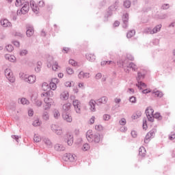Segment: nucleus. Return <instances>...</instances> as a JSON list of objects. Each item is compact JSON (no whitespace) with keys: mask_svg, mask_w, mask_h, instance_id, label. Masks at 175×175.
<instances>
[{"mask_svg":"<svg viewBox=\"0 0 175 175\" xmlns=\"http://www.w3.org/2000/svg\"><path fill=\"white\" fill-rule=\"evenodd\" d=\"M146 117L148 121L150 122H154V109L149 107L146 110Z\"/></svg>","mask_w":175,"mask_h":175,"instance_id":"obj_1","label":"nucleus"},{"mask_svg":"<svg viewBox=\"0 0 175 175\" xmlns=\"http://www.w3.org/2000/svg\"><path fill=\"white\" fill-rule=\"evenodd\" d=\"M42 90H43V91H46L42 94V96H49L51 92L53 93V92L50 91V85L46 82L42 83Z\"/></svg>","mask_w":175,"mask_h":175,"instance_id":"obj_2","label":"nucleus"},{"mask_svg":"<svg viewBox=\"0 0 175 175\" xmlns=\"http://www.w3.org/2000/svg\"><path fill=\"white\" fill-rule=\"evenodd\" d=\"M5 75L6 78L10 81L11 83H14L16 81V78L13 75V72L10 69H6L5 70Z\"/></svg>","mask_w":175,"mask_h":175,"instance_id":"obj_3","label":"nucleus"},{"mask_svg":"<svg viewBox=\"0 0 175 175\" xmlns=\"http://www.w3.org/2000/svg\"><path fill=\"white\" fill-rule=\"evenodd\" d=\"M76 113L80 114L81 113V103L79 100H75L72 102Z\"/></svg>","mask_w":175,"mask_h":175,"instance_id":"obj_4","label":"nucleus"},{"mask_svg":"<svg viewBox=\"0 0 175 175\" xmlns=\"http://www.w3.org/2000/svg\"><path fill=\"white\" fill-rule=\"evenodd\" d=\"M157 131L155 129L151 130L148 133V134L145 137L144 143H150L151 140V137H154L155 136V132Z\"/></svg>","mask_w":175,"mask_h":175,"instance_id":"obj_5","label":"nucleus"},{"mask_svg":"<svg viewBox=\"0 0 175 175\" xmlns=\"http://www.w3.org/2000/svg\"><path fill=\"white\" fill-rule=\"evenodd\" d=\"M62 116L63 119L64 121H66V122H72V121H73L70 112H63Z\"/></svg>","mask_w":175,"mask_h":175,"instance_id":"obj_6","label":"nucleus"},{"mask_svg":"<svg viewBox=\"0 0 175 175\" xmlns=\"http://www.w3.org/2000/svg\"><path fill=\"white\" fill-rule=\"evenodd\" d=\"M53 132H55L56 135H62V129L57 124H53L51 126Z\"/></svg>","mask_w":175,"mask_h":175,"instance_id":"obj_7","label":"nucleus"},{"mask_svg":"<svg viewBox=\"0 0 175 175\" xmlns=\"http://www.w3.org/2000/svg\"><path fill=\"white\" fill-rule=\"evenodd\" d=\"M55 83H59V80L57 78L52 79V82L49 85L50 90H53V91H55V90H57V84H55Z\"/></svg>","mask_w":175,"mask_h":175,"instance_id":"obj_8","label":"nucleus"},{"mask_svg":"<svg viewBox=\"0 0 175 175\" xmlns=\"http://www.w3.org/2000/svg\"><path fill=\"white\" fill-rule=\"evenodd\" d=\"M29 12V3L25 2L24 5L21 9V12L22 14H26V13H28Z\"/></svg>","mask_w":175,"mask_h":175,"instance_id":"obj_9","label":"nucleus"},{"mask_svg":"<svg viewBox=\"0 0 175 175\" xmlns=\"http://www.w3.org/2000/svg\"><path fill=\"white\" fill-rule=\"evenodd\" d=\"M95 135H94V133L92 130H89L86 133V139L88 140V142H94V137Z\"/></svg>","mask_w":175,"mask_h":175,"instance_id":"obj_10","label":"nucleus"},{"mask_svg":"<svg viewBox=\"0 0 175 175\" xmlns=\"http://www.w3.org/2000/svg\"><path fill=\"white\" fill-rule=\"evenodd\" d=\"M65 161H69L70 162H75V161H76V155L68 153L65 157Z\"/></svg>","mask_w":175,"mask_h":175,"instance_id":"obj_11","label":"nucleus"},{"mask_svg":"<svg viewBox=\"0 0 175 175\" xmlns=\"http://www.w3.org/2000/svg\"><path fill=\"white\" fill-rule=\"evenodd\" d=\"M60 98L62 100H68L69 99V92L68 90L62 92L60 94Z\"/></svg>","mask_w":175,"mask_h":175,"instance_id":"obj_12","label":"nucleus"},{"mask_svg":"<svg viewBox=\"0 0 175 175\" xmlns=\"http://www.w3.org/2000/svg\"><path fill=\"white\" fill-rule=\"evenodd\" d=\"M30 5L31 8L34 13H38L39 12V7L36 5V3L35 1H30Z\"/></svg>","mask_w":175,"mask_h":175,"instance_id":"obj_13","label":"nucleus"},{"mask_svg":"<svg viewBox=\"0 0 175 175\" xmlns=\"http://www.w3.org/2000/svg\"><path fill=\"white\" fill-rule=\"evenodd\" d=\"M70 107H72V104L67 103L63 105L64 113H70Z\"/></svg>","mask_w":175,"mask_h":175,"instance_id":"obj_14","label":"nucleus"},{"mask_svg":"<svg viewBox=\"0 0 175 175\" xmlns=\"http://www.w3.org/2000/svg\"><path fill=\"white\" fill-rule=\"evenodd\" d=\"M86 58H87L88 61H90V62H94V61H95V59H96L95 55H94L93 53H88L86 54Z\"/></svg>","mask_w":175,"mask_h":175,"instance_id":"obj_15","label":"nucleus"},{"mask_svg":"<svg viewBox=\"0 0 175 175\" xmlns=\"http://www.w3.org/2000/svg\"><path fill=\"white\" fill-rule=\"evenodd\" d=\"M79 79H88L90 77V73L84 72L83 71L80 72L78 75Z\"/></svg>","mask_w":175,"mask_h":175,"instance_id":"obj_16","label":"nucleus"},{"mask_svg":"<svg viewBox=\"0 0 175 175\" xmlns=\"http://www.w3.org/2000/svg\"><path fill=\"white\" fill-rule=\"evenodd\" d=\"M152 92L154 94V96L157 98H162L163 96V93L157 89L153 90Z\"/></svg>","mask_w":175,"mask_h":175,"instance_id":"obj_17","label":"nucleus"},{"mask_svg":"<svg viewBox=\"0 0 175 175\" xmlns=\"http://www.w3.org/2000/svg\"><path fill=\"white\" fill-rule=\"evenodd\" d=\"M5 59L10 61V62H16V56L7 54L5 56Z\"/></svg>","mask_w":175,"mask_h":175,"instance_id":"obj_18","label":"nucleus"},{"mask_svg":"<svg viewBox=\"0 0 175 175\" xmlns=\"http://www.w3.org/2000/svg\"><path fill=\"white\" fill-rule=\"evenodd\" d=\"M1 24L2 25V27H4L5 28L8 27H10L11 23L10 22H9V21L8 19H3L1 21Z\"/></svg>","mask_w":175,"mask_h":175,"instance_id":"obj_19","label":"nucleus"},{"mask_svg":"<svg viewBox=\"0 0 175 175\" xmlns=\"http://www.w3.org/2000/svg\"><path fill=\"white\" fill-rule=\"evenodd\" d=\"M49 96H50V95L45 96V98H44V102H45V103L48 105V107L51 106V103H53V99L50 98V97Z\"/></svg>","mask_w":175,"mask_h":175,"instance_id":"obj_20","label":"nucleus"},{"mask_svg":"<svg viewBox=\"0 0 175 175\" xmlns=\"http://www.w3.org/2000/svg\"><path fill=\"white\" fill-rule=\"evenodd\" d=\"M139 152L141 157H146V154L147 152L146 150V148L143 146L140 147L139 150Z\"/></svg>","mask_w":175,"mask_h":175,"instance_id":"obj_21","label":"nucleus"},{"mask_svg":"<svg viewBox=\"0 0 175 175\" xmlns=\"http://www.w3.org/2000/svg\"><path fill=\"white\" fill-rule=\"evenodd\" d=\"M96 104V103L94 100H91L90 101L89 105L90 106V109L92 110V111H95V105Z\"/></svg>","mask_w":175,"mask_h":175,"instance_id":"obj_22","label":"nucleus"},{"mask_svg":"<svg viewBox=\"0 0 175 175\" xmlns=\"http://www.w3.org/2000/svg\"><path fill=\"white\" fill-rule=\"evenodd\" d=\"M26 81H28L29 84H33V83L36 81V77L34 76H29Z\"/></svg>","mask_w":175,"mask_h":175,"instance_id":"obj_23","label":"nucleus"},{"mask_svg":"<svg viewBox=\"0 0 175 175\" xmlns=\"http://www.w3.org/2000/svg\"><path fill=\"white\" fill-rule=\"evenodd\" d=\"M161 28H162L161 25H159L154 27L152 31H150V33H157V32H159L161 31Z\"/></svg>","mask_w":175,"mask_h":175,"instance_id":"obj_24","label":"nucleus"},{"mask_svg":"<svg viewBox=\"0 0 175 175\" xmlns=\"http://www.w3.org/2000/svg\"><path fill=\"white\" fill-rule=\"evenodd\" d=\"M137 86L138 87V88H139V90H146V88H147V85H146V83L143 82H138V84H137Z\"/></svg>","mask_w":175,"mask_h":175,"instance_id":"obj_25","label":"nucleus"},{"mask_svg":"<svg viewBox=\"0 0 175 175\" xmlns=\"http://www.w3.org/2000/svg\"><path fill=\"white\" fill-rule=\"evenodd\" d=\"M101 65L105 66V65H116V62L113 61H103L101 62Z\"/></svg>","mask_w":175,"mask_h":175,"instance_id":"obj_26","label":"nucleus"},{"mask_svg":"<svg viewBox=\"0 0 175 175\" xmlns=\"http://www.w3.org/2000/svg\"><path fill=\"white\" fill-rule=\"evenodd\" d=\"M26 34L27 36L31 37L32 35H33V29L32 27H29L27 31Z\"/></svg>","mask_w":175,"mask_h":175,"instance_id":"obj_27","label":"nucleus"},{"mask_svg":"<svg viewBox=\"0 0 175 175\" xmlns=\"http://www.w3.org/2000/svg\"><path fill=\"white\" fill-rule=\"evenodd\" d=\"M53 115L54 118H59L61 114L59 113V111L55 109L53 111Z\"/></svg>","mask_w":175,"mask_h":175,"instance_id":"obj_28","label":"nucleus"},{"mask_svg":"<svg viewBox=\"0 0 175 175\" xmlns=\"http://www.w3.org/2000/svg\"><path fill=\"white\" fill-rule=\"evenodd\" d=\"M135 33L136 32L135 31V30H131L127 33V38L129 39H131V38H133V36H135Z\"/></svg>","mask_w":175,"mask_h":175,"instance_id":"obj_29","label":"nucleus"},{"mask_svg":"<svg viewBox=\"0 0 175 175\" xmlns=\"http://www.w3.org/2000/svg\"><path fill=\"white\" fill-rule=\"evenodd\" d=\"M93 142H94V143H99V142H100V135L98 134L94 135Z\"/></svg>","mask_w":175,"mask_h":175,"instance_id":"obj_30","label":"nucleus"},{"mask_svg":"<svg viewBox=\"0 0 175 175\" xmlns=\"http://www.w3.org/2000/svg\"><path fill=\"white\" fill-rule=\"evenodd\" d=\"M98 103H107V97L103 96L98 100Z\"/></svg>","mask_w":175,"mask_h":175,"instance_id":"obj_31","label":"nucleus"},{"mask_svg":"<svg viewBox=\"0 0 175 175\" xmlns=\"http://www.w3.org/2000/svg\"><path fill=\"white\" fill-rule=\"evenodd\" d=\"M67 137H70V139L67 141L68 146H72L73 144V135H67Z\"/></svg>","mask_w":175,"mask_h":175,"instance_id":"obj_32","label":"nucleus"},{"mask_svg":"<svg viewBox=\"0 0 175 175\" xmlns=\"http://www.w3.org/2000/svg\"><path fill=\"white\" fill-rule=\"evenodd\" d=\"M129 67L131 69H133L134 71H136L137 70V66H136L135 63H130Z\"/></svg>","mask_w":175,"mask_h":175,"instance_id":"obj_33","label":"nucleus"},{"mask_svg":"<svg viewBox=\"0 0 175 175\" xmlns=\"http://www.w3.org/2000/svg\"><path fill=\"white\" fill-rule=\"evenodd\" d=\"M154 118H157V120H162V116H161V113L157 112L153 115V121Z\"/></svg>","mask_w":175,"mask_h":175,"instance_id":"obj_34","label":"nucleus"},{"mask_svg":"<svg viewBox=\"0 0 175 175\" xmlns=\"http://www.w3.org/2000/svg\"><path fill=\"white\" fill-rule=\"evenodd\" d=\"M70 65H72V66H79V63L76 62V61L73 59L69 60Z\"/></svg>","mask_w":175,"mask_h":175,"instance_id":"obj_35","label":"nucleus"},{"mask_svg":"<svg viewBox=\"0 0 175 175\" xmlns=\"http://www.w3.org/2000/svg\"><path fill=\"white\" fill-rule=\"evenodd\" d=\"M5 49L8 53H12V51L14 50L13 46H12V44H8L5 46Z\"/></svg>","mask_w":175,"mask_h":175,"instance_id":"obj_36","label":"nucleus"},{"mask_svg":"<svg viewBox=\"0 0 175 175\" xmlns=\"http://www.w3.org/2000/svg\"><path fill=\"white\" fill-rule=\"evenodd\" d=\"M20 55H21L22 57L24 55H27V54H28V51L26 49H23L20 51L19 53Z\"/></svg>","mask_w":175,"mask_h":175,"instance_id":"obj_37","label":"nucleus"},{"mask_svg":"<svg viewBox=\"0 0 175 175\" xmlns=\"http://www.w3.org/2000/svg\"><path fill=\"white\" fill-rule=\"evenodd\" d=\"M103 129V126L102 124H98L95 126V130L100 131Z\"/></svg>","mask_w":175,"mask_h":175,"instance_id":"obj_38","label":"nucleus"},{"mask_svg":"<svg viewBox=\"0 0 175 175\" xmlns=\"http://www.w3.org/2000/svg\"><path fill=\"white\" fill-rule=\"evenodd\" d=\"M90 148V145L88 144H85L83 146L82 150L83 151H88V149Z\"/></svg>","mask_w":175,"mask_h":175,"instance_id":"obj_39","label":"nucleus"},{"mask_svg":"<svg viewBox=\"0 0 175 175\" xmlns=\"http://www.w3.org/2000/svg\"><path fill=\"white\" fill-rule=\"evenodd\" d=\"M66 72H67L68 75H73V73H75L73 68H67Z\"/></svg>","mask_w":175,"mask_h":175,"instance_id":"obj_40","label":"nucleus"},{"mask_svg":"<svg viewBox=\"0 0 175 175\" xmlns=\"http://www.w3.org/2000/svg\"><path fill=\"white\" fill-rule=\"evenodd\" d=\"M48 62L49 63V64H48V67L49 68H51V64H53V57H49L48 59Z\"/></svg>","mask_w":175,"mask_h":175,"instance_id":"obj_41","label":"nucleus"},{"mask_svg":"<svg viewBox=\"0 0 175 175\" xmlns=\"http://www.w3.org/2000/svg\"><path fill=\"white\" fill-rule=\"evenodd\" d=\"M21 103L22 105H28V103H29V102L27 101L26 98H21Z\"/></svg>","mask_w":175,"mask_h":175,"instance_id":"obj_42","label":"nucleus"},{"mask_svg":"<svg viewBox=\"0 0 175 175\" xmlns=\"http://www.w3.org/2000/svg\"><path fill=\"white\" fill-rule=\"evenodd\" d=\"M53 70H57L58 69V63L55 62L52 66Z\"/></svg>","mask_w":175,"mask_h":175,"instance_id":"obj_43","label":"nucleus"},{"mask_svg":"<svg viewBox=\"0 0 175 175\" xmlns=\"http://www.w3.org/2000/svg\"><path fill=\"white\" fill-rule=\"evenodd\" d=\"M33 126H39V125H40V122H39V120H36L33 122Z\"/></svg>","mask_w":175,"mask_h":175,"instance_id":"obj_44","label":"nucleus"},{"mask_svg":"<svg viewBox=\"0 0 175 175\" xmlns=\"http://www.w3.org/2000/svg\"><path fill=\"white\" fill-rule=\"evenodd\" d=\"M124 5L125 8H131V1H126L124 2Z\"/></svg>","mask_w":175,"mask_h":175,"instance_id":"obj_45","label":"nucleus"},{"mask_svg":"<svg viewBox=\"0 0 175 175\" xmlns=\"http://www.w3.org/2000/svg\"><path fill=\"white\" fill-rule=\"evenodd\" d=\"M110 118H111L110 115L105 114L103 116V120H105V121H109Z\"/></svg>","mask_w":175,"mask_h":175,"instance_id":"obj_46","label":"nucleus"},{"mask_svg":"<svg viewBox=\"0 0 175 175\" xmlns=\"http://www.w3.org/2000/svg\"><path fill=\"white\" fill-rule=\"evenodd\" d=\"M144 74H142V72H138L137 73V79H139V80H140V79H144Z\"/></svg>","mask_w":175,"mask_h":175,"instance_id":"obj_47","label":"nucleus"},{"mask_svg":"<svg viewBox=\"0 0 175 175\" xmlns=\"http://www.w3.org/2000/svg\"><path fill=\"white\" fill-rule=\"evenodd\" d=\"M15 5H16V6H17V8H19V6L23 5V3L21 2V0H16Z\"/></svg>","mask_w":175,"mask_h":175,"instance_id":"obj_48","label":"nucleus"},{"mask_svg":"<svg viewBox=\"0 0 175 175\" xmlns=\"http://www.w3.org/2000/svg\"><path fill=\"white\" fill-rule=\"evenodd\" d=\"M120 125H125L126 124V120L125 118H122L120 121Z\"/></svg>","mask_w":175,"mask_h":175,"instance_id":"obj_49","label":"nucleus"},{"mask_svg":"<svg viewBox=\"0 0 175 175\" xmlns=\"http://www.w3.org/2000/svg\"><path fill=\"white\" fill-rule=\"evenodd\" d=\"M43 118H44V120H49V113L47 112H45L44 113Z\"/></svg>","mask_w":175,"mask_h":175,"instance_id":"obj_50","label":"nucleus"},{"mask_svg":"<svg viewBox=\"0 0 175 175\" xmlns=\"http://www.w3.org/2000/svg\"><path fill=\"white\" fill-rule=\"evenodd\" d=\"M130 102H131V103H136V97L131 96L130 98Z\"/></svg>","mask_w":175,"mask_h":175,"instance_id":"obj_51","label":"nucleus"},{"mask_svg":"<svg viewBox=\"0 0 175 175\" xmlns=\"http://www.w3.org/2000/svg\"><path fill=\"white\" fill-rule=\"evenodd\" d=\"M33 140H34V142H36V143H39V142H40L41 139L40 137L34 136Z\"/></svg>","mask_w":175,"mask_h":175,"instance_id":"obj_52","label":"nucleus"},{"mask_svg":"<svg viewBox=\"0 0 175 175\" xmlns=\"http://www.w3.org/2000/svg\"><path fill=\"white\" fill-rule=\"evenodd\" d=\"M149 92H151V90L150 89H144L142 91L143 94H149Z\"/></svg>","mask_w":175,"mask_h":175,"instance_id":"obj_53","label":"nucleus"},{"mask_svg":"<svg viewBox=\"0 0 175 175\" xmlns=\"http://www.w3.org/2000/svg\"><path fill=\"white\" fill-rule=\"evenodd\" d=\"M131 136H133V137H136V136H137V133L135 131H131Z\"/></svg>","mask_w":175,"mask_h":175,"instance_id":"obj_54","label":"nucleus"},{"mask_svg":"<svg viewBox=\"0 0 175 175\" xmlns=\"http://www.w3.org/2000/svg\"><path fill=\"white\" fill-rule=\"evenodd\" d=\"M38 5L40 8H43V6H44V1H40L38 3Z\"/></svg>","mask_w":175,"mask_h":175,"instance_id":"obj_55","label":"nucleus"},{"mask_svg":"<svg viewBox=\"0 0 175 175\" xmlns=\"http://www.w3.org/2000/svg\"><path fill=\"white\" fill-rule=\"evenodd\" d=\"M95 122V117L92 116V118L90 120V124H92Z\"/></svg>","mask_w":175,"mask_h":175,"instance_id":"obj_56","label":"nucleus"},{"mask_svg":"<svg viewBox=\"0 0 175 175\" xmlns=\"http://www.w3.org/2000/svg\"><path fill=\"white\" fill-rule=\"evenodd\" d=\"M65 85H66V87H72V82H70V81H66V82L65 83Z\"/></svg>","mask_w":175,"mask_h":175,"instance_id":"obj_57","label":"nucleus"},{"mask_svg":"<svg viewBox=\"0 0 175 175\" xmlns=\"http://www.w3.org/2000/svg\"><path fill=\"white\" fill-rule=\"evenodd\" d=\"M28 114L29 117H32L33 116V111L32 109H29L28 111Z\"/></svg>","mask_w":175,"mask_h":175,"instance_id":"obj_58","label":"nucleus"},{"mask_svg":"<svg viewBox=\"0 0 175 175\" xmlns=\"http://www.w3.org/2000/svg\"><path fill=\"white\" fill-rule=\"evenodd\" d=\"M13 44L14 46H16V47H20V42H18V41H14Z\"/></svg>","mask_w":175,"mask_h":175,"instance_id":"obj_59","label":"nucleus"},{"mask_svg":"<svg viewBox=\"0 0 175 175\" xmlns=\"http://www.w3.org/2000/svg\"><path fill=\"white\" fill-rule=\"evenodd\" d=\"M129 20V16L128 15H125L124 17L123 18V21L124 23H126Z\"/></svg>","mask_w":175,"mask_h":175,"instance_id":"obj_60","label":"nucleus"},{"mask_svg":"<svg viewBox=\"0 0 175 175\" xmlns=\"http://www.w3.org/2000/svg\"><path fill=\"white\" fill-rule=\"evenodd\" d=\"M146 122V120H144L143 128H144V129H145V131H146V129H147V124Z\"/></svg>","mask_w":175,"mask_h":175,"instance_id":"obj_61","label":"nucleus"},{"mask_svg":"<svg viewBox=\"0 0 175 175\" xmlns=\"http://www.w3.org/2000/svg\"><path fill=\"white\" fill-rule=\"evenodd\" d=\"M79 88H84V83H79L78 84Z\"/></svg>","mask_w":175,"mask_h":175,"instance_id":"obj_62","label":"nucleus"},{"mask_svg":"<svg viewBox=\"0 0 175 175\" xmlns=\"http://www.w3.org/2000/svg\"><path fill=\"white\" fill-rule=\"evenodd\" d=\"M100 77H102V74H100V73H98V74L96 75V79H100Z\"/></svg>","mask_w":175,"mask_h":175,"instance_id":"obj_63","label":"nucleus"},{"mask_svg":"<svg viewBox=\"0 0 175 175\" xmlns=\"http://www.w3.org/2000/svg\"><path fill=\"white\" fill-rule=\"evenodd\" d=\"M170 140H173L175 139V133H173L172 135L170 136Z\"/></svg>","mask_w":175,"mask_h":175,"instance_id":"obj_64","label":"nucleus"}]
</instances>
